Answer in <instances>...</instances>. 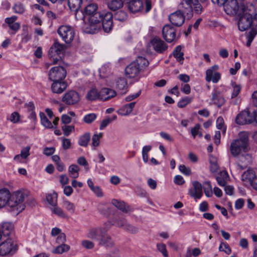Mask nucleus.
I'll list each match as a JSON object with an SVG mask.
<instances>
[{
    "label": "nucleus",
    "mask_w": 257,
    "mask_h": 257,
    "mask_svg": "<svg viewBox=\"0 0 257 257\" xmlns=\"http://www.w3.org/2000/svg\"><path fill=\"white\" fill-rule=\"evenodd\" d=\"M248 137V132H241L238 134V139L231 142L229 150L233 157H237L242 153L247 152L249 149Z\"/></svg>",
    "instance_id": "f257e3e1"
},
{
    "label": "nucleus",
    "mask_w": 257,
    "mask_h": 257,
    "mask_svg": "<svg viewBox=\"0 0 257 257\" xmlns=\"http://www.w3.org/2000/svg\"><path fill=\"white\" fill-rule=\"evenodd\" d=\"M88 238L98 242V244L107 247H112L114 242L111 237L107 234L106 229L102 227L91 228L88 233Z\"/></svg>",
    "instance_id": "f03ea898"
},
{
    "label": "nucleus",
    "mask_w": 257,
    "mask_h": 257,
    "mask_svg": "<svg viewBox=\"0 0 257 257\" xmlns=\"http://www.w3.org/2000/svg\"><path fill=\"white\" fill-rule=\"evenodd\" d=\"M149 63L147 59L143 57H138L125 68V75L130 78L138 77L140 72L147 67Z\"/></svg>",
    "instance_id": "7ed1b4c3"
},
{
    "label": "nucleus",
    "mask_w": 257,
    "mask_h": 257,
    "mask_svg": "<svg viewBox=\"0 0 257 257\" xmlns=\"http://www.w3.org/2000/svg\"><path fill=\"white\" fill-rule=\"evenodd\" d=\"M179 11L186 15L188 18H191L193 11L197 14L203 12V7L197 0H182L178 5Z\"/></svg>",
    "instance_id": "20e7f679"
},
{
    "label": "nucleus",
    "mask_w": 257,
    "mask_h": 257,
    "mask_svg": "<svg viewBox=\"0 0 257 257\" xmlns=\"http://www.w3.org/2000/svg\"><path fill=\"white\" fill-rule=\"evenodd\" d=\"M107 12H97L88 18L89 23L85 24L83 31L87 34H95L98 32L101 27V21Z\"/></svg>",
    "instance_id": "39448f33"
},
{
    "label": "nucleus",
    "mask_w": 257,
    "mask_h": 257,
    "mask_svg": "<svg viewBox=\"0 0 257 257\" xmlns=\"http://www.w3.org/2000/svg\"><path fill=\"white\" fill-rule=\"evenodd\" d=\"M25 199V194L21 191H17L15 192L13 195H11L9 206L20 212L25 208V205L23 202Z\"/></svg>",
    "instance_id": "423d86ee"
},
{
    "label": "nucleus",
    "mask_w": 257,
    "mask_h": 257,
    "mask_svg": "<svg viewBox=\"0 0 257 257\" xmlns=\"http://www.w3.org/2000/svg\"><path fill=\"white\" fill-rule=\"evenodd\" d=\"M64 50V45L58 42H55L51 47L48 55L52 62V64H56L61 61V54L63 53Z\"/></svg>",
    "instance_id": "0eeeda50"
},
{
    "label": "nucleus",
    "mask_w": 257,
    "mask_h": 257,
    "mask_svg": "<svg viewBox=\"0 0 257 257\" xmlns=\"http://www.w3.org/2000/svg\"><path fill=\"white\" fill-rule=\"evenodd\" d=\"M57 32L67 44H70L73 40L75 34L74 29L67 25L60 26L58 28Z\"/></svg>",
    "instance_id": "6e6552de"
},
{
    "label": "nucleus",
    "mask_w": 257,
    "mask_h": 257,
    "mask_svg": "<svg viewBox=\"0 0 257 257\" xmlns=\"http://www.w3.org/2000/svg\"><path fill=\"white\" fill-rule=\"evenodd\" d=\"M66 74V70L64 67L56 66L50 70L49 78L52 81H63Z\"/></svg>",
    "instance_id": "1a4fd4ad"
},
{
    "label": "nucleus",
    "mask_w": 257,
    "mask_h": 257,
    "mask_svg": "<svg viewBox=\"0 0 257 257\" xmlns=\"http://www.w3.org/2000/svg\"><path fill=\"white\" fill-rule=\"evenodd\" d=\"M254 121V113L251 115L248 109L239 113L236 116L235 122L239 125L250 124Z\"/></svg>",
    "instance_id": "9d476101"
},
{
    "label": "nucleus",
    "mask_w": 257,
    "mask_h": 257,
    "mask_svg": "<svg viewBox=\"0 0 257 257\" xmlns=\"http://www.w3.org/2000/svg\"><path fill=\"white\" fill-rule=\"evenodd\" d=\"M16 250V244L11 239H7L0 244V255H13Z\"/></svg>",
    "instance_id": "9b49d317"
},
{
    "label": "nucleus",
    "mask_w": 257,
    "mask_h": 257,
    "mask_svg": "<svg viewBox=\"0 0 257 257\" xmlns=\"http://www.w3.org/2000/svg\"><path fill=\"white\" fill-rule=\"evenodd\" d=\"M219 66L214 65L206 71L205 80L207 82L212 81L214 83H217L221 78V74L217 72Z\"/></svg>",
    "instance_id": "f8f14e48"
},
{
    "label": "nucleus",
    "mask_w": 257,
    "mask_h": 257,
    "mask_svg": "<svg viewBox=\"0 0 257 257\" xmlns=\"http://www.w3.org/2000/svg\"><path fill=\"white\" fill-rule=\"evenodd\" d=\"M80 96L78 92L74 90H70L64 94L62 97V101L67 105H74L79 102Z\"/></svg>",
    "instance_id": "ddd939ff"
},
{
    "label": "nucleus",
    "mask_w": 257,
    "mask_h": 257,
    "mask_svg": "<svg viewBox=\"0 0 257 257\" xmlns=\"http://www.w3.org/2000/svg\"><path fill=\"white\" fill-rule=\"evenodd\" d=\"M151 46L158 53H163L168 49L167 44L160 38L155 37L150 41Z\"/></svg>",
    "instance_id": "4468645a"
},
{
    "label": "nucleus",
    "mask_w": 257,
    "mask_h": 257,
    "mask_svg": "<svg viewBox=\"0 0 257 257\" xmlns=\"http://www.w3.org/2000/svg\"><path fill=\"white\" fill-rule=\"evenodd\" d=\"M162 34L167 42L171 43L176 38V30L171 25H166L163 28Z\"/></svg>",
    "instance_id": "2eb2a0df"
},
{
    "label": "nucleus",
    "mask_w": 257,
    "mask_h": 257,
    "mask_svg": "<svg viewBox=\"0 0 257 257\" xmlns=\"http://www.w3.org/2000/svg\"><path fill=\"white\" fill-rule=\"evenodd\" d=\"M184 14L180 11L178 10L170 15L169 20L174 26L180 27L185 21Z\"/></svg>",
    "instance_id": "dca6fc26"
},
{
    "label": "nucleus",
    "mask_w": 257,
    "mask_h": 257,
    "mask_svg": "<svg viewBox=\"0 0 257 257\" xmlns=\"http://www.w3.org/2000/svg\"><path fill=\"white\" fill-rule=\"evenodd\" d=\"M101 21V24L104 31L106 33L110 32L113 27L112 14L110 12H107Z\"/></svg>",
    "instance_id": "f3484780"
},
{
    "label": "nucleus",
    "mask_w": 257,
    "mask_h": 257,
    "mask_svg": "<svg viewBox=\"0 0 257 257\" xmlns=\"http://www.w3.org/2000/svg\"><path fill=\"white\" fill-rule=\"evenodd\" d=\"M189 194L195 199H200L203 195L201 184L198 181H194L193 183V188L189 189Z\"/></svg>",
    "instance_id": "a211bd4d"
},
{
    "label": "nucleus",
    "mask_w": 257,
    "mask_h": 257,
    "mask_svg": "<svg viewBox=\"0 0 257 257\" xmlns=\"http://www.w3.org/2000/svg\"><path fill=\"white\" fill-rule=\"evenodd\" d=\"M255 11L254 6L250 3L240 4L238 16L248 15L251 17Z\"/></svg>",
    "instance_id": "6ab92c4d"
},
{
    "label": "nucleus",
    "mask_w": 257,
    "mask_h": 257,
    "mask_svg": "<svg viewBox=\"0 0 257 257\" xmlns=\"http://www.w3.org/2000/svg\"><path fill=\"white\" fill-rule=\"evenodd\" d=\"M11 193L7 188L0 189V208H3L10 204Z\"/></svg>",
    "instance_id": "aec40b11"
},
{
    "label": "nucleus",
    "mask_w": 257,
    "mask_h": 257,
    "mask_svg": "<svg viewBox=\"0 0 257 257\" xmlns=\"http://www.w3.org/2000/svg\"><path fill=\"white\" fill-rule=\"evenodd\" d=\"M236 158V163L241 170H243L246 167L251 159L250 156L246 153H242Z\"/></svg>",
    "instance_id": "412c9836"
},
{
    "label": "nucleus",
    "mask_w": 257,
    "mask_h": 257,
    "mask_svg": "<svg viewBox=\"0 0 257 257\" xmlns=\"http://www.w3.org/2000/svg\"><path fill=\"white\" fill-rule=\"evenodd\" d=\"M239 19L238 22V28L240 31H245L251 28L249 16H238Z\"/></svg>",
    "instance_id": "4be33fe9"
},
{
    "label": "nucleus",
    "mask_w": 257,
    "mask_h": 257,
    "mask_svg": "<svg viewBox=\"0 0 257 257\" xmlns=\"http://www.w3.org/2000/svg\"><path fill=\"white\" fill-rule=\"evenodd\" d=\"M17 19L18 17L16 16H13L11 17L5 19V23L8 25L10 29L13 31L11 33L12 34H15L20 28V23L16 22Z\"/></svg>",
    "instance_id": "5701e85b"
},
{
    "label": "nucleus",
    "mask_w": 257,
    "mask_h": 257,
    "mask_svg": "<svg viewBox=\"0 0 257 257\" xmlns=\"http://www.w3.org/2000/svg\"><path fill=\"white\" fill-rule=\"evenodd\" d=\"M67 87V84L64 81H53L51 89L53 93L60 94L62 93Z\"/></svg>",
    "instance_id": "b1692460"
},
{
    "label": "nucleus",
    "mask_w": 257,
    "mask_h": 257,
    "mask_svg": "<svg viewBox=\"0 0 257 257\" xmlns=\"http://www.w3.org/2000/svg\"><path fill=\"white\" fill-rule=\"evenodd\" d=\"M251 31L248 34V41L250 43L257 33V13L249 17Z\"/></svg>",
    "instance_id": "393cba45"
},
{
    "label": "nucleus",
    "mask_w": 257,
    "mask_h": 257,
    "mask_svg": "<svg viewBox=\"0 0 257 257\" xmlns=\"http://www.w3.org/2000/svg\"><path fill=\"white\" fill-rule=\"evenodd\" d=\"M212 100L213 104L216 105L218 107H221L225 102V99L221 95L219 91L215 90L212 93Z\"/></svg>",
    "instance_id": "a878e982"
},
{
    "label": "nucleus",
    "mask_w": 257,
    "mask_h": 257,
    "mask_svg": "<svg viewBox=\"0 0 257 257\" xmlns=\"http://www.w3.org/2000/svg\"><path fill=\"white\" fill-rule=\"evenodd\" d=\"M143 8V3L141 0H131L128 4V8L132 13L140 11Z\"/></svg>",
    "instance_id": "bb28decb"
},
{
    "label": "nucleus",
    "mask_w": 257,
    "mask_h": 257,
    "mask_svg": "<svg viewBox=\"0 0 257 257\" xmlns=\"http://www.w3.org/2000/svg\"><path fill=\"white\" fill-rule=\"evenodd\" d=\"M256 173L257 170L248 169L242 174L241 176L242 180L250 184L256 175Z\"/></svg>",
    "instance_id": "cd10ccee"
},
{
    "label": "nucleus",
    "mask_w": 257,
    "mask_h": 257,
    "mask_svg": "<svg viewBox=\"0 0 257 257\" xmlns=\"http://www.w3.org/2000/svg\"><path fill=\"white\" fill-rule=\"evenodd\" d=\"M100 100H107L116 95V92L113 90L108 88H103L100 91Z\"/></svg>",
    "instance_id": "c85d7f7f"
},
{
    "label": "nucleus",
    "mask_w": 257,
    "mask_h": 257,
    "mask_svg": "<svg viewBox=\"0 0 257 257\" xmlns=\"http://www.w3.org/2000/svg\"><path fill=\"white\" fill-rule=\"evenodd\" d=\"M86 98L89 101H95L100 100V91L96 88H92L88 91Z\"/></svg>",
    "instance_id": "c756f323"
},
{
    "label": "nucleus",
    "mask_w": 257,
    "mask_h": 257,
    "mask_svg": "<svg viewBox=\"0 0 257 257\" xmlns=\"http://www.w3.org/2000/svg\"><path fill=\"white\" fill-rule=\"evenodd\" d=\"M13 229V225L10 222H5L2 224L0 229V233L3 236H8L10 235Z\"/></svg>",
    "instance_id": "7c9ffc66"
},
{
    "label": "nucleus",
    "mask_w": 257,
    "mask_h": 257,
    "mask_svg": "<svg viewBox=\"0 0 257 257\" xmlns=\"http://www.w3.org/2000/svg\"><path fill=\"white\" fill-rule=\"evenodd\" d=\"M215 178L219 186L222 187L225 186L227 181L229 178V175L226 171H221Z\"/></svg>",
    "instance_id": "2f4dec72"
},
{
    "label": "nucleus",
    "mask_w": 257,
    "mask_h": 257,
    "mask_svg": "<svg viewBox=\"0 0 257 257\" xmlns=\"http://www.w3.org/2000/svg\"><path fill=\"white\" fill-rule=\"evenodd\" d=\"M173 55L176 58L177 61L182 64L184 60V53L182 51L181 46H177L173 51Z\"/></svg>",
    "instance_id": "473e14b6"
},
{
    "label": "nucleus",
    "mask_w": 257,
    "mask_h": 257,
    "mask_svg": "<svg viewBox=\"0 0 257 257\" xmlns=\"http://www.w3.org/2000/svg\"><path fill=\"white\" fill-rule=\"evenodd\" d=\"M116 88L121 93H125L127 91V82L124 78H119L116 81Z\"/></svg>",
    "instance_id": "72a5a7b5"
},
{
    "label": "nucleus",
    "mask_w": 257,
    "mask_h": 257,
    "mask_svg": "<svg viewBox=\"0 0 257 257\" xmlns=\"http://www.w3.org/2000/svg\"><path fill=\"white\" fill-rule=\"evenodd\" d=\"M97 6L96 4H91L87 5L84 10V17L88 16V18L90 17L97 12Z\"/></svg>",
    "instance_id": "f704fd0d"
},
{
    "label": "nucleus",
    "mask_w": 257,
    "mask_h": 257,
    "mask_svg": "<svg viewBox=\"0 0 257 257\" xmlns=\"http://www.w3.org/2000/svg\"><path fill=\"white\" fill-rule=\"evenodd\" d=\"M111 202L114 206L123 212L127 213L129 211V207L123 201L113 199Z\"/></svg>",
    "instance_id": "c9c22d12"
},
{
    "label": "nucleus",
    "mask_w": 257,
    "mask_h": 257,
    "mask_svg": "<svg viewBox=\"0 0 257 257\" xmlns=\"http://www.w3.org/2000/svg\"><path fill=\"white\" fill-rule=\"evenodd\" d=\"M107 6L110 10L115 11L123 6L121 0H108Z\"/></svg>",
    "instance_id": "e433bc0d"
},
{
    "label": "nucleus",
    "mask_w": 257,
    "mask_h": 257,
    "mask_svg": "<svg viewBox=\"0 0 257 257\" xmlns=\"http://www.w3.org/2000/svg\"><path fill=\"white\" fill-rule=\"evenodd\" d=\"M82 0H68V5L71 11L77 12L81 7Z\"/></svg>",
    "instance_id": "4c0bfd02"
},
{
    "label": "nucleus",
    "mask_w": 257,
    "mask_h": 257,
    "mask_svg": "<svg viewBox=\"0 0 257 257\" xmlns=\"http://www.w3.org/2000/svg\"><path fill=\"white\" fill-rule=\"evenodd\" d=\"M79 167L75 164L70 165L68 168L69 176L72 178H77L79 176Z\"/></svg>",
    "instance_id": "58836bf2"
},
{
    "label": "nucleus",
    "mask_w": 257,
    "mask_h": 257,
    "mask_svg": "<svg viewBox=\"0 0 257 257\" xmlns=\"http://www.w3.org/2000/svg\"><path fill=\"white\" fill-rule=\"evenodd\" d=\"M57 194L55 192L47 195L46 200L51 207L57 205Z\"/></svg>",
    "instance_id": "ea45409f"
},
{
    "label": "nucleus",
    "mask_w": 257,
    "mask_h": 257,
    "mask_svg": "<svg viewBox=\"0 0 257 257\" xmlns=\"http://www.w3.org/2000/svg\"><path fill=\"white\" fill-rule=\"evenodd\" d=\"M90 140V134L89 133H86L80 137L78 143L80 146L86 147Z\"/></svg>",
    "instance_id": "a19ab883"
},
{
    "label": "nucleus",
    "mask_w": 257,
    "mask_h": 257,
    "mask_svg": "<svg viewBox=\"0 0 257 257\" xmlns=\"http://www.w3.org/2000/svg\"><path fill=\"white\" fill-rule=\"evenodd\" d=\"M70 249V246L66 244H61L57 246L53 250L52 252L55 254H61L64 252L68 251Z\"/></svg>",
    "instance_id": "79ce46f5"
},
{
    "label": "nucleus",
    "mask_w": 257,
    "mask_h": 257,
    "mask_svg": "<svg viewBox=\"0 0 257 257\" xmlns=\"http://www.w3.org/2000/svg\"><path fill=\"white\" fill-rule=\"evenodd\" d=\"M41 123L45 127L51 128L53 127V124L48 119L45 114L43 112L40 113Z\"/></svg>",
    "instance_id": "37998d69"
},
{
    "label": "nucleus",
    "mask_w": 257,
    "mask_h": 257,
    "mask_svg": "<svg viewBox=\"0 0 257 257\" xmlns=\"http://www.w3.org/2000/svg\"><path fill=\"white\" fill-rule=\"evenodd\" d=\"M13 10L15 13L22 15L25 12L26 8L22 3L18 2L14 5Z\"/></svg>",
    "instance_id": "c03bdc74"
},
{
    "label": "nucleus",
    "mask_w": 257,
    "mask_h": 257,
    "mask_svg": "<svg viewBox=\"0 0 257 257\" xmlns=\"http://www.w3.org/2000/svg\"><path fill=\"white\" fill-rule=\"evenodd\" d=\"M7 119L13 123H17L20 119V115L18 112L15 111L9 116H8Z\"/></svg>",
    "instance_id": "a18cd8bd"
},
{
    "label": "nucleus",
    "mask_w": 257,
    "mask_h": 257,
    "mask_svg": "<svg viewBox=\"0 0 257 257\" xmlns=\"http://www.w3.org/2000/svg\"><path fill=\"white\" fill-rule=\"evenodd\" d=\"M135 102H132L125 105L122 109V110L124 111V112L123 113V115H127L130 114L132 112L135 106Z\"/></svg>",
    "instance_id": "49530a36"
},
{
    "label": "nucleus",
    "mask_w": 257,
    "mask_h": 257,
    "mask_svg": "<svg viewBox=\"0 0 257 257\" xmlns=\"http://www.w3.org/2000/svg\"><path fill=\"white\" fill-rule=\"evenodd\" d=\"M52 212L62 218H65L67 217L66 214L64 212L63 210L60 207L57 206V205L51 207Z\"/></svg>",
    "instance_id": "de8ad7c7"
},
{
    "label": "nucleus",
    "mask_w": 257,
    "mask_h": 257,
    "mask_svg": "<svg viewBox=\"0 0 257 257\" xmlns=\"http://www.w3.org/2000/svg\"><path fill=\"white\" fill-rule=\"evenodd\" d=\"M231 86L233 88V91L231 94V98L236 97L240 93L241 87L239 84H237L235 82H232Z\"/></svg>",
    "instance_id": "09e8293b"
},
{
    "label": "nucleus",
    "mask_w": 257,
    "mask_h": 257,
    "mask_svg": "<svg viewBox=\"0 0 257 257\" xmlns=\"http://www.w3.org/2000/svg\"><path fill=\"white\" fill-rule=\"evenodd\" d=\"M126 223L124 218L118 217L114 219L113 225L124 228Z\"/></svg>",
    "instance_id": "8fccbe9b"
},
{
    "label": "nucleus",
    "mask_w": 257,
    "mask_h": 257,
    "mask_svg": "<svg viewBox=\"0 0 257 257\" xmlns=\"http://www.w3.org/2000/svg\"><path fill=\"white\" fill-rule=\"evenodd\" d=\"M114 19L119 21H124L127 19V14L123 11H119L114 15Z\"/></svg>",
    "instance_id": "3c124183"
},
{
    "label": "nucleus",
    "mask_w": 257,
    "mask_h": 257,
    "mask_svg": "<svg viewBox=\"0 0 257 257\" xmlns=\"http://www.w3.org/2000/svg\"><path fill=\"white\" fill-rule=\"evenodd\" d=\"M63 207L71 213H73L75 211V205L73 203L68 200H64L63 201Z\"/></svg>",
    "instance_id": "603ef678"
},
{
    "label": "nucleus",
    "mask_w": 257,
    "mask_h": 257,
    "mask_svg": "<svg viewBox=\"0 0 257 257\" xmlns=\"http://www.w3.org/2000/svg\"><path fill=\"white\" fill-rule=\"evenodd\" d=\"M102 137V133H100L99 134H95L92 136V145L93 147H97L99 146L100 143V139Z\"/></svg>",
    "instance_id": "864d4df0"
},
{
    "label": "nucleus",
    "mask_w": 257,
    "mask_h": 257,
    "mask_svg": "<svg viewBox=\"0 0 257 257\" xmlns=\"http://www.w3.org/2000/svg\"><path fill=\"white\" fill-rule=\"evenodd\" d=\"M96 114L94 113H89L85 115L83 117L84 121L86 123H91L96 118Z\"/></svg>",
    "instance_id": "5fc2aeb1"
},
{
    "label": "nucleus",
    "mask_w": 257,
    "mask_h": 257,
    "mask_svg": "<svg viewBox=\"0 0 257 257\" xmlns=\"http://www.w3.org/2000/svg\"><path fill=\"white\" fill-rule=\"evenodd\" d=\"M62 130L63 131L64 135L68 136L74 131V126L64 125L62 126Z\"/></svg>",
    "instance_id": "6e6d98bb"
},
{
    "label": "nucleus",
    "mask_w": 257,
    "mask_h": 257,
    "mask_svg": "<svg viewBox=\"0 0 257 257\" xmlns=\"http://www.w3.org/2000/svg\"><path fill=\"white\" fill-rule=\"evenodd\" d=\"M219 250L220 251H224L227 254H229L231 252V249L229 245L225 242H221L219 247Z\"/></svg>",
    "instance_id": "4d7b16f0"
},
{
    "label": "nucleus",
    "mask_w": 257,
    "mask_h": 257,
    "mask_svg": "<svg viewBox=\"0 0 257 257\" xmlns=\"http://www.w3.org/2000/svg\"><path fill=\"white\" fill-rule=\"evenodd\" d=\"M157 247L158 250L161 252L164 257H168L166 246L164 243H160L157 244Z\"/></svg>",
    "instance_id": "13d9d810"
},
{
    "label": "nucleus",
    "mask_w": 257,
    "mask_h": 257,
    "mask_svg": "<svg viewBox=\"0 0 257 257\" xmlns=\"http://www.w3.org/2000/svg\"><path fill=\"white\" fill-rule=\"evenodd\" d=\"M205 184L206 185L203 187L204 193L207 197H211L212 195V191L210 183L209 182H207Z\"/></svg>",
    "instance_id": "bf43d9fd"
},
{
    "label": "nucleus",
    "mask_w": 257,
    "mask_h": 257,
    "mask_svg": "<svg viewBox=\"0 0 257 257\" xmlns=\"http://www.w3.org/2000/svg\"><path fill=\"white\" fill-rule=\"evenodd\" d=\"M191 99L189 97H186L179 101L178 103V106L180 108H183L186 106L191 102Z\"/></svg>",
    "instance_id": "052dcab7"
},
{
    "label": "nucleus",
    "mask_w": 257,
    "mask_h": 257,
    "mask_svg": "<svg viewBox=\"0 0 257 257\" xmlns=\"http://www.w3.org/2000/svg\"><path fill=\"white\" fill-rule=\"evenodd\" d=\"M123 229H125L126 230L132 233H136L139 231L138 228L133 225H131V224L128 223L126 224Z\"/></svg>",
    "instance_id": "680f3d73"
},
{
    "label": "nucleus",
    "mask_w": 257,
    "mask_h": 257,
    "mask_svg": "<svg viewBox=\"0 0 257 257\" xmlns=\"http://www.w3.org/2000/svg\"><path fill=\"white\" fill-rule=\"evenodd\" d=\"M62 142V147L63 149L64 150H68L69 149L71 145V143L70 142V140L68 139L65 138H61Z\"/></svg>",
    "instance_id": "e2e57ef3"
},
{
    "label": "nucleus",
    "mask_w": 257,
    "mask_h": 257,
    "mask_svg": "<svg viewBox=\"0 0 257 257\" xmlns=\"http://www.w3.org/2000/svg\"><path fill=\"white\" fill-rule=\"evenodd\" d=\"M179 169L181 173L187 176L190 175L191 173V170L189 168L186 167L184 165H180Z\"/></svg>",
    "instance_id": "0e129e2a"
},
{
    "label": "nucleus",
    "mask_w": 257,
    "mask_h": 257,
    "mask_svg": "<svg viewBox=\"0 0 257 257\" xmlns=\"http://www.w3.org/2000/svg\"><path fill=\"white\" fill-rule=\"evenodd\" d=\"M30 147H26L21 150V154L20 155L21 156L23 159H25L30 155Z\"/></svg>",
    "instance_id": "69168bd1"
},
{
    "label": "nucleus",
    "mask_w": 257,
    "mask_h": 257,
    "mask_svg": "<svg viewBox=\"0 0 257 257\" xmlns=\"http://www.w3.org/2000/svg\"><path fill=\"white\" fill-rule=\"evenodd\" d=\"M200 129V125L199 124H196L194 127L191 130V133L193 138H195L196 136L199 134V130Z\"/></svg>",
    "instance_id": "338daca9"
},
{
    "label": "nucleus",
    "mask_w": 257,
    "mask_h": 257,
    "mask_svg": "<svg viewBox=\"0 0 257 257\" xmlns=\"http://www.w3.org/2000/svg\"><path fill=\"white\" fill-rule=\"evenodd\" d=\"M174 182L176 184L180 185L184 184L185 181L182 176L176 175L174 178Z\"/></svg>",
    "instance_id": "774afa93"
}]
</instances>
